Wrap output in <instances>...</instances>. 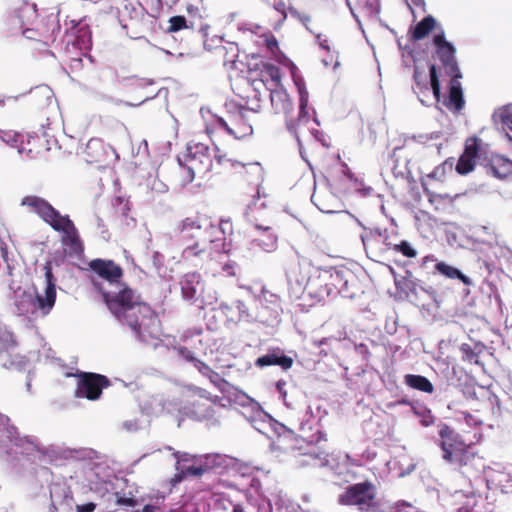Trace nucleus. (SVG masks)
I'll return each mask as SVG.
<instances>
[{
    "instance_id": "50",
    "label": "nucleus",
    "mask_w": 512,
    "mask_h": 512,
    "mask_svg": "<svg viewBox=\"0 0 512 512\" xmlns=\"http://www.w3.org/2000/svg\"><path fill=\"white\" fill-rule=\"evenodd\" d=\"M416 415L421 417V424L425 427L432 425L435 421V417L432 415L431 411L424 408L421 411H418L416 408H413Z\"/></svg>"
},
{
    "instance_id": "9",
    "label": "nucleus",
    "mask_w": 512,
    "mask_h": 512,
    "mask_svg": "<svg viewBox=\"0 0 512 512\" xmlns=\"http://www.w3.org/2000/svg\"><path fill=\"white\" fill-rule=\"evenodd\" d=\"M88 266L90 270L97 276V278H91V282L98 292V286H103L106 289H112L117 288L119 285L123 284L121 281L123 276V269L113 260L96 258L91 260Z\"/></svg>"
},
{
    "instance_id": "34",
    "label": "nucleus",
    "mask_w": 512,
    "mask_h": 512,
    "mask_svg": "<svg viewBox=\"0 0 512 512\" xmlns=\"http://www.w3.org/2000/svg\"><path fill=\"white\" fill-rule=\"evenodd\" d=\"M492 119L498 128L504 131L506 135H508V132H512V115L509 105L497 109L493 113Z\"/></svg>"
},
{
    "instance_id": "20",
    "label": "nucleus",
    "mask_w": 512,
    "mask_h": 512,
    "mask_svg": "<svg viewBox=\"0 0 512 512\" xmlns=\"http://www.w3.org/2000/svg\"><path fill=\"white\" fill-rule=\"evenodd\" d=\"M180 286L182 296L187 301L197 300L204 288L201 275L197 272L185 274L180 281Z\"/></svg>"
},
{
    "instance_id": "3",
    "label": "nucleus",
    "mask_w": 512,
    "mask_h": 512,
    "mask_svg": "<svg viewBox=\"0 0 512 512\" xmlns=\"http://www.w3.org/2000/svg\"><path fill=\"white\" fill-rule=\"evenodd\" d=\"M21 205L33 208L43 221L55 231L61 232L63 244L68 246L72 252L75 254L83 252L84 248L78 230L68 215H61L47 200L34 195L25 196Z\"/></svg>"
},
{
    "instance_id": "25",
    "label": "nucleus",
    "mask_w": 512,
    "mask_h": 512,
    "mask_svg": "<svg viewBox=\"0 0 512 512\" xmlns=\"http://www.w3.org/2000/svg\"><path fill=\"white\" fill-rule=\"evenodd\" d=\"M172 403L163 395H153L142 405V411L147 415L158 416L164 412H171Z\"/></svg>"
},
{
    "instance_id": "1",
    "label": "nucleus",
    "mask_w": 512,
    "mask_h": 512,
    "mask_svg": "<svg viewBox=\"0 0 512 512\" xmlns=\"http://www.w3.org/2000/svg\"><path fill=\"white\" fill-rule=\"evenodd\" d=\"M98 287L111 314L138 342L149 345L158 338V317L149 305L139 300L134 290L125 283L112 289Z\"/></svg>"
},
{
    "instance_id": "60",
    "label": "nucleus",
    "mask_w": 512,
    "mask_h": 512,
    "mask_svg": "<svg viewBox=\"0 0 512 512\" xmlns=\"http://www.w3.org/2000/svg\"><path fill=\"white\" fill-rule=\"evenodd\" d=\"M286 430V427L285 425H283L282 423L278 422L277 420H275L273 418L270 426H269V434L271 432H273L275 435L277 436H280L282 435V433Z\"/></svg>"
},
{
    "instance_id": "29",
    "label": "nucleus",
    "mask_w": 512,
    "mask_h": 512,
    "mask_svg": "<svg viewBox=\"0 0 512 512\" xmlns=\"http://www.w3.org/2000/svg\"><path fill=\"white\" fill-rule=\"evenodd\" d=\"M100 152L104 154L110 152L115 158H118L116 151L111 146H106L102 140L100 139H90L86 146V153L89 157H91V161L94 162H104L106 158L102 157Z\"/></svg>"
},
{
    "instance_id": "12",
    "label": "nucleus",
    "mask_w": 512,
    "mask_h": 512,
    "mask_svg": "<svg viewBox=\"0 0 512 512\" xmlns=\"http://www.w3.org/2000/svg\"><path fill=\"white\" fill-rule=\"evenodd\" d=\"M17 343L13 334L0 323V365L8 369L21 370L24 366V357L16 353Z\"/></svg>"
},
{
    "instance_id": "28",
    "label": "nucleus",
    "mask_w": 512,
    "mask_h": 512,
    "mask_svg": "<svg viewBox=\"0 0 512 512\" xmlns=\"http://www.w3.org/2000/svg\"><path fill=\"white\" fill-rule=\"evenodd\" d=\"M272 420L273 417L265 412L261 406L248 417V421L251 423L252 427L269 438L271 437V435H269V426Z\"/></svg>"
},
{
    "instance_id": "32",
    "label": "nucleus",
    "mask_w": 512,
    "mask_h": 512,
    "mask_svg": "<svg viewBox=\"0 0 512 512\" xmlns=\"http://www.w3.org/2000/svg\"><path fill=\"white\" fill-rule=\"evenodd\" d=\"M436 19L432 15L425 16L411 31V38L415 41L424 39L435 28Z\"/></svg>"
},
{
    "instance_id": "61",
    "label": "nucleus",
    "mask_w": 512,
    "mask_h": 512,
    "mask_svg": "<svg viewBox=\"0 0 512 512\" xmlns=\"http://www.w3.org/2000/svg\"><path fill=\"white\" fill-rule=\"evenodd\" d=\"M490 403L493 416L500 417L502 414V410L499 398L496 395H494L492 398H490Z\"/></svg>"
},
{
    "instance_id": "43",
    "label": "nucleus",
    "mask_w": 512,
    "mask_h": 512,
    "mask_svg": "<svg viewBox=\"0 0 512 512\" xmlns=\"http://www.w3.org/2000/svg\"><path fill=\"white\" fill-rule=\"evenodd\" d=\"M413 78L415 80L416 87L419 89V93L422 94L423 96L428 94L429 87H428L426 77H425L424 73L421 72L417 66H415V68H414Z\"/></svg>"
},
{
    "instance_id": "24",
    "label": "nucleus",
    "mask_w": 512,
    "mask_h": 512,
    "mask_svg": "<svg viewBox=\"0 0 512 512\" xmlns=\"http://www.w3.org/2000/svg\"><path fill=\"white\" fill-rule=\"evenodd\" d=\"M265 303L269 305L262 304V310L259 313V319L262 322H275V318L278 316L280 311V298L273 294L264 292L263 294Z\"/></svg>"
},
{
    "instance_id": "30",
    "label": "nucleus",
    "mask_w": 512,
    "mask_h": 512,
    "mask_svg": "<svg viewBox=\"0 0 512 512\" xmlns=\"http://www.w3.org/2000/svg\"><path fill=\"white\" fill-rule=\"evenodd\" d=\"M435 271L440 275L445 276L449 279H458L466 286L473 285V281L470 277L465 275L460 269L451 266L445 262H436L434 264Z\"/></svg>"
},
{
    "instance_id": "57",
    "label": "nucleus",
    "mask_w": 512,
    "mask_h": 512,
    "mask_svg": "<svg viewBox=\"0 0 512 512\" xmlns=\"http://www.w3.org/2000/svg\"><path fill=\"white\" fill-rule=\"evenodd\" d=\"M225 131L233 136L235 139H241L244 136L251 135L253 133V128L250 125H245L242 127L241 134L237 133L234 129H232L230 126L225 129Z\"/></svg>"
},
{
    "instance_id": "47",
    "label": "nucleus",
    "mask_w": 512,
    "mask_h": 512,
    "mask_svg": "<svg viewBox=\"0 0 512 512\" xmlns=\"http://www.w3.org/2000/svg\"><path fill=\"white\" fill-rule=\"evenodd\" d=\"M234 306L237 309L241 319H245L247 321H252V320L259 318V315L254 316L249 312L247 305L242 300H236L234 302Z\"/></svg>"
},
{
    "instance_id": "64",
    "label": "nucleus",
    "mask_w": 512,
    "mask_h": 512,
    "mask_svg": "<svg viewBox=\"0 0 512 512\" xmlns=\"http://www.w3.org/2000/svg\"><path fill=\"white\" fill-rule=\"evenodd\" d=\"M96 504L93 502H87L76 506V512H94Z\"/></svg>"
},
{
    "instance_id": "62",
    "label": "nucleus",
    "mask_w": 512,
    "mask_h": 512,
    "mask_svg": "<svg viewBox=\"0 0 512 512\" xmlns=\"http://www.w3.org/2000/svg\"><path fill=\"white\" fill-rule=\"evenodd\" d=\"M267 72L271 78L272 81H274L275 83L277 84H280V81H281V74H280V70L278 67L274 66V65H269L267 67Z\"/></svg>"
},
{
    "instance_id": "56",
    "label": "nucleus",
    "mask_w": 512,
    "mask_h": 512,
    "mask_svg": "<svg viewBox=\"0 0 512 512\" xmlns=\"http://www.w3.org/2000/svg\"><path fill=\"white\" fill-rule=\"evenodd\" d=\"M225 131L233 136L235 139H241L244 136L251 135L253 133V128L250 125H245L242 127L241 134L237 133L234 129H232L230 126L225 129Z\"/></svg>"
},
{
    "instance_id": "26",
    "label": "nucleus",
    "mask_w": 512,
    "mask_h": 512,
    "mask_svg": "<svg viewBox=\"0 0 512 512\" xmlns=\"http://www.w3.org/2000/svg\"><path fill=\"white\" fill-rule=\"evenodd\" d=\"M308 103L309 99L306 93H302L301 99H299V114L296 121L294 120H287L286 121V127L288 131L294 135L296 138L298 144L300 145V138L297 133V126L302 124H307L309 121V114H308Z\"/></svg>"
},
{
    "instance_id": "15",
    "label": "nucleus",
    "mask_w": 512,
    "mask_h": 512,
    "mask_svg": "<svg viewBox=\"0 0 512 512\" xmlns=\"http://www.w3.org/2000/svg\"><path fill=\"white\" fill-rule=\"evenodd\" d=\"M36 18V4L25 3L16 11V14L12 17V21L19 26V30L25 38L35 40L38 37V32L31 28H25V25Z\"/></svg>"
},
{
    "instance_id": "38",
    "label": "nucleus",
    "mask_w": 512,
    "mask_h": 512,
    "mask_svg": "<svg viewBox=\"0 0 512 512\" xmlns=\"http://www.w3.org/2000/svg\"><path fill=\"white\" fill-rule=\"evenodd\" d=\"M453 168L454 159L448 158L443 163L435 167L434 170L430 174H428V177L438 181H444L448 174L453 173Z\"/></svg>"
},
{
    "instance_id": "45",
    "label": "nucleus",
    "mask_w": 512,
    "mask_h": 512,
    "mask_svg": "<svg viewBox=\"0 0 512 512\" xmlns=\"http://www.w3.org/2000/svg\"><path fill=\"white\" fill-rule=\"evenodd\" d=\"M481 148V140L477 137L469 138L465 144L464 154L476 159Z\"/></svg>"
},
{
    "instance_id": "40",
    "label": "nucleus",
    "mask_w": 512,
    "mask_h": 512,
    "mask_svg": "<svg viewBox=\"0 0 512 512\" xmlns=\"http://www.w3.org/2000/svg\"><path fill=\"white\" fill-rule=\"evenodd\" d=\"M0 140L12 148H17L19 153L23 152L24 148L19 145L23 142L21 134L14 131H4L0 133Z\"/></svg>"
},
{
    "instance_id": "8",
    "label": "nucleus",
    "mask_w": 512,
    "mask_h": 512,
    "mask_svg": "<svg viewBox=\"0 0 512 512\" xmlns=\"http://www.w3.org/2000/svg\"><path fill=\"white\" fill-rule=\"evenodd\" d=\"M254 228L257 235H251V238L241 247L242 255L247 259L261 253H272L278 246V236L272 227L255 224Z\"/></svg>"
},
{
    "instance_id": "49",
    "label": "nucleus",
    "mask_w": 512,
    "mask_h": 512,
    "mask_svg": "<svg viewBox=\"0 0 512 512\" xmlns=\"http://www.w3.org/2000/svg\"><path fill=\"white\" fill-rule=\"evenodd\" d=\"M184 471L186 473V476L192 475L199 477L205 474L207 471H209V464H204L203 461L201 460V463L198 466H188L184 468Z\"/></svg>"
},
{
    "instance_id": "19",
    "label": "nucleus",
    "mask_w": 512,
    "mask_h": 512,
    "mask_svg": "<svg viewBox=\"0 0 512 512\" xmlns=\"http://www.w3.org/2000/svg\"><path fill=\"white\" fill-rule=\"evenodd\" d=\"M450 83L448 89V95L442 100V104L451 112H460L465 105L463 88L460 83L461 78H456L455 75L449 76Z\"/></svg>"
},
{
    "instance_id": "23",
    "label": "nucleus",
    "mask_w": 512,
    "mask_h": 512,
    "mask_svg": "<svg viewBox=\"0 0 512 512\" xmlns=\"http://www.w3.org/2000/svg\"><path fill=\"white\" fill-rule=\"evenodd\" d=\"M321 273H327V282L332 288L333 295L337 294L339 289H343V283L354 280V273L345 267H331Z\"/></svg>"
},
{
    "instance_id": "41",
    "label": "nucleus",
    "mask_w": 512,
    "mask_h": 512,
    "mask_svg": "<svg viewBox=\"0 0 512 512\" xmlns=\"http://www.w3.org/2000/svg\"><path fill=\"white\" fill-rule=\"evenodd\" d=\"M475 168V158L468 155H461L455 165V170L460 175H466Z\"/></svg>"
},
{
    "instance_id": "2",
    "label": "nucleus",
    "mask_w": 512,
    "mask_h": 512,
    "mask_svg": "<svg viewBox=\"0 0 512 512\" xmlns=\"http://www.w3.org/2000/svg\"><path fill=\"white\" fill-rule=\"evenodd\" d=\"M225 224L228 222L216 225L210 218L199 215L183 219L178 225L181 238L193 241L184 249L185 257H210L212 250L220 252L225 239Z\"/></svg>"
},
{
    "instance_id": "44",
    "label": "nucleus",
    "mask_w": 512,
    "mask_h": 512,
    "mask_svg": "<svg viewBox=\"0 0 512 512\" xmlns=\"http://www.w3.org/2000/svg\"><path fill=\"white\" fill-rule=\"evenodd\" d=\"M151 261L157 275L162 278L165 277L166 267L164 266V255L158 251H154Z\"/></svg>"
},
{
    "instance_id": "6",
    "label": "nucleus",
    "mask_w": 512,
    "mask_h": 512,
    "mask_svg": "<svg viewBox=\"0 0 512 512\" xmlns=\"http://www.w3.org/2000/svg\"><path fill=\"white\" fill-rule=\"evenodd\" d=\"M376 489L369 481L349 485L338 496V503L346 506H358L362 512H376Z\"/></svg>"
},
{
    "instance_id": "21",
    "label": "nucleus",
    "mask_w": 512,
    "mask_h": 512,
    "mask_svg": "<svg viewBox=\"0 0 512 512\" xmlns=\"http://www.w3.org/2000/svg\"><path fill=\"white\" fill-rule=\"evenodd\" d=\"M293 358L284 354L280 349H274L258 357L255 360V366L265 368L269 366H279L283 370H288L293 365Z\"/></svg>"
},
{
    "instance_id": "42",
    "label": "nucleus",
    "mask_w": 512,
    "mask_h": 512,
    "mask_svg": "<svg viewBox=\"0 0 512 512\" xmlns=\"http://www.w3.org/2000/svg\"><path fill=\"white\" fill-rule=\"evenodd\" d=\"M392 250L401 253L407 258H414L417 255L416 249L406 240H402L400 243L393 245Z\"/></svg>"
},
{
    "instance_id": "39",
    "label": "nucleus",
    "mask_w": 512,
    "mask_h": 512,
    "mask_svg": "<svg viewBox=\"0 0 512 512\" xmlns=\"http://www.w3.org/2000/svg\"><path fill=\"white\" fill-rule=\"evenodd\" d=\"M308 426V423H301L300 430L302 432V437L309 444H318L321 441H326V434L323 433L320 429H316L314 433L309 434L308 432L312 430V427Z\"/></svg>"
},
{
    "instance_id": "51",
    "label": "nucleus",
    "mask_w": 512,
    "mask_h": 512,
    "mask_svg": "<svg viewBox=\"0 0 512 512\" xmlns=\"http://www.w3.org/2000/svg\"><path fill=\"white\" fill-rule=\"evenodd\" d=\"M499 161L501 162L502 171H499L495 166H493V170L497 177L503 178L512 172V161L507 158H501Z\"/></svg>"
},
{
    "instance_id": "48",
    "label": "nucleus",
    "mask_w": 512,
    "mask_h": 512,
    "mask_svg": "<svg viewBox=\"0 0 512 512\" xmlns=\"http://www.w3.org/2000/svg\"><path fill=\"white\" fill-rule=\"evenodd\" d=\"M173 455L176 458L175 469L177 473L171 479V485L176 486L185 479L186 473L184 471V468L180 466L179 452H174Z\"/></svg>"
},
{
    "instance_id": "10",
    "label": "nucleus",
    "mask_w": 512,
    "mask_h": 512,
    "mask_svg": "<svg viewBox=\"0 0 512 512\" xmlns=\"http://www.w3.org/2000/svg\"><path fill=\"white\" fill-rule=\"evenodd\" d=\"M433 45L435 47L436 55L444 67L446 75H455L456 78H462L463 75L456 58V47L452 42L446 39L443 29H441L440 32L434 34Z\"/></svg>"
},
{
    "instance_id": "5",
    "label": "nucleus",
    "mask_w": 512,
    "mask_h": 512,
    "mask_svg": "<svg viewBox=\"0 0 512 512\" xmlns=\"http://www.w3.org/2000/svg\"><path fill=\"white\" fill-rule=\"evenodd\" d=\"M183 185L191 183L196 175L204 176L213 167L212 152L208 145L191 141L184 153L177 156Z\"/></svg>"
},
{
    "instance_id": "55",
    "label": "nucleus",
    "mask_w": 512,
    "mask_h": 512,
    "mask_svg": "<svg viewBox=\"0 0 512 512\" xmlns=\"http://www.w3.org/2000/svg\"><path fill=\"white\" fill-rule=\"evenodd\" d=\"M201 460L204 464H209V470L222 464V457L219 454H208Z\"/></svg>"
},
{
    "instance_id": "52",
    "label": "nucleus",
    "mask_w": 512,
    "mask_h": 512,
    "mask_svg": "<svg viewBox=\"0 0 512 512\" xmlns=\"http://www.w3.org/2000/svg\"><path fill=\"white\" fill-rule=\"evenodd\" d=\"M357 283L356 276L354 275L353 281H347L346 283H343V289H339L337 294L342 295L345 298L353 299L355 297V291L352 289L353 286H355Z\"/></svg>"
},
{
    "instance_id": "16",
    "label": "nucleus",
    "mask_w": 512,
    "mask_h": 512,
    "mask_svg": "<svg viewBox=\"0 0 512 512\" xmlns=\"http://www.w3.org/2000/svg\"><path fill=\"white\" fill-rule=\"evenodd\" d=\"M184 414L197 421H206L209 427L219 425V420L215 417V408L210 403L194 401L184 407Z\"/></svg>"
},
{
    "instance_id": "7",
    "label": "nucleus",
    "mask_w": 512,
    "mask_h": 512,
    "mask_svg": "<svg viewBox=\"0 0 512 512\" xmlns=\"http://www.w3.org/2000/svg\"><path fill=\"white\" fill-rule=\"evenodd\" d=\"M10 419L0 414V430L7 434L11 442L21 449L20 453L24 455L28 461L35 462L41 460L46 454L47 449L40 445L38 440L33 437H21L17 428L10 423Z\"/></svg>"
},
{
    "instance_id": "58",
    "label": "nucleus",
    "mask_w": 512,
    "mask_h": 512,
    "mask_svg": "<svg viewBox=\"0 0 512 512\" xmlns=\"http://www.w3.org/2000/svg\"><path fill=\"white\" fill-rule=\"evenodd\" d=\"M179 353L181 355V357L186 360L187 362H190L193 366H195L196 364V361H198L199 359L195 356V354L190 351L188 348H185V347H182L180 350H179Z\"/></svg>"
},
{
    "instance_id": "11",
    "label": "nucleus",
    "mask_w": 512,
    "mask_h": 512,
    "mask_svg": "<svg viewBox=\"0 0 512 512\" xmlns=\"http://www.w3.org/2000/svg\"><path fill=\"white\" fill-rule=\"evenodd\" d=\"M77 377L76 396L91 401L98 400L103 389L110 385V380L106 376L97 373L80 372Z\"/></svg>"
},
{
    "instance_id": "59",
    "label": "nucleus",
    "mask_w": 512,
    "mask_h": 512,
    "mask_svg": "<svg viewBox=\"0 0 512 512\" xmlns=\"http://www.w3.org/2000/svg\"><path fill=\"white\" fill-rule=\"evenodd\" d=\"M293 80H294V84L295 86L297 87V90H298V94H299V99H301V95L302 93H306L307 96L309 97V93L306 89V85H305V82H304V79L300 76H296L295 74H293Z\"/></svg>"
},
{
    "instance_id": "18",
    "label": "nucleus",
    "mask_w": 512,
    "mask_h": 512,
    "mask_svg": "<svg viewBox=\"0 0 512 512\" xmlns=\"http://www.w3.org/2000/svg\"><path fill=\"white\" fill-rule=\"evenodd\" d=\"M395 286L407 298L410 295L418 297L419 291L428 293V289L409 270H404L403 274H395Z\"/></svg>"
},
{
    "instance_id": "46",
    "label": "nucleus",
    "mask_w": 512,
    "mask_h": 512,
    "mask_svg": "<svg viewBox=\"0 0 512 512\" xmlns=\"http://www.w3.org/2000/svg\"><path fill=\"white\" fill-rule=\"evenodd\" d=\"M170 26L168 28L169 32H178L187 27V20L185 16L176 15L172 16L169 19Z\"/></svg>"
},
{
    "instance_id": "31",
    "label": "nucleus",
    "mask_w": 512,
    "mask_h": 512,
    "mask_svg": "<svg viewBox=\"0 0 512 512\" xmlns=\"http://www.w3.org/2000/svg\"><path fill=\"white\" fill-rule=\"evenodd\" d=\"M404 384L411 389L418 390L428 394H431L434 391V386L432 382L423 375L406 374L404 376Z\"/></svg>"
},
{
    "instance_id": "54",
    "label": "nucleus",
    "mask_w": 512,
    "mask_h": 512,
    "mask_svg": "<svg viewBox=\"0 0 512 512\" xmlns=\"http://www.w3.org/2000/svg\"><path fill=\"white\" fill-rule=\"evenodd\" d=\"M121 427L126 432L134 433L141 429V424L138 419L133 418L124 420L121 424Z\"/></svg>"
},
{
    "instance_id": "37",
    "label": "nucleus",
    "mask_w": 512,
    "mask_h": 512,
    "mask_svg": "<svg viewBox=\"0 0 512 512\" xmlns=\"http://www.w3.org/2000/svg\"><path fill=\"white\" fill-rule=\"evenodd\" d=\"M428 68L430 89L432 90L435 101L440 103L442 99V93L437 67L435 64H430Z\"/></svg>"
},
{
    "instance_id": "63",
    "label": "nucleus",
    "mask_w": 512,
    "mask_h": 512,
    "mask_svg": "<svg viewBox=\"0 0 512 512\" xmlns=\"http://www.w3.org/2000/svg\"><path fill=\"white\" fill-rule=\"evenodd\" d=\"M285 386L286 381L282 379L278 380L275 384L276 390L278 391L280 397L284 400L285 404L289 406L288 403L286 402L287 391L285 390Z\"/></svg>"
},
{
    "instance_id": "35",
    "label": "nucleus",
    "mask_w": 512,
    "mask_h": 512,
    "mask_svg": "<svg viewBox=\"0 0 512 512\" xmlns=\"http://www.w3.org/2000/svg\"><path fill=\"white\" fill-rule=\"evenodd\" d=\"M200 374L207 377L209 381L221 391L224 390V387L228 384L217 372L213 371L210 366L201 361L200 359L196 361L194 366Z\"/></svg>"
},
{
    "instance_id": "36",
    "label": "nucleus",
    "mask_w": 512,
    "mask_h": 512,
    "mask_svg": "<svg viewBox=\"0 0 512 512\" xmlns=\"http://www.w3.org/2000/svg\"><path fill=\"white\" fill-rule=\"evenodd\" d=\"M246 171L247 180L250 183L259 185L264 179V169L259 162H252L247 164H240Z\"/></svg>"
},
{
    "instance_id": "14",
    "label": "nucleus",
    "mask_w": 512,
    "mask_h": 512,
    "mask_svg": "<svg viewBox=\"0 0 512 512\" xmlns=\"http://www.w3.org/2000/svg\"><path fill=\"white\" fill-rule=\"evenodd\" d=\"M46 287L44 295L36 293L35 301L37 307L43 314H48L56 301V279L53 275L51 263L47 262L44 266Z\"/></svg>"
},
{
    "instance_id": "53",
    "label": "nucleus",
    "mask_w": 512,
    "mask_h": 512,
    "mask_svg": "<svg viewBox=\"0 0 512 512\" xmlns=\"http://www.w3.org/2000/svg\"><path fill=\"white\" fill-rule=\"evenodd\" d=\"M236 401L241 406H250L252 412H254L257 408L260 407V404L256 402L254 399L246 395L245 393H241L237 396Z\"/></svg>"
},
{
    "instance_id": "22",
    "label": "nucleus",
    "mask_w": 512,
    "mask_h": 512,
    "mask_svg": "<svg viewBox=\"0 0 512 512\" xmlns=\"http://www.w3.org/2000/svg\"><path fill=\"white\" fill-rule=\"evenodd\" d=\"M307 295L315 301H323L326 297L332 296V288L329 287L327 282V273H321L314 276L310 285H308Z\"/></svg>"
},
{
    "instance_id": "27",
    "label": "nucleus",
    "mask_w": 512,
    "mask_h": 512,
    "mask_svg": "<svg viewBox=\"0 0 512 512\" xmlns=\"http://www.w3.org/2000/svg\"><path fill=\"white\" fill-rule=\"evenodd\" d=\"M270 100L276 113L283 112L285 114H289L293 110V104L290 100L289 94L283 88L272 90Z\"/></svg>"
},
{
    "instance_id": "33",
    "label": "nucleus",
    "mask_w": 512,
    "mask_h": 512,
    "mask_svg": "<svg viewBox=\"0 0 512 512\" xmlns=\"http://www.w3.org/2000/svg\"><path fill=\"white\" fill-rule=\"evenodd\" d=\"M485 346L481 342H476L473 346L468 343L460 345L461 359L471 364H480L479 355L483 352Z\"/></svg>"
},
{
    "instance_id": "13",
    "label": "nucleus",
    "mask_w": 512,
    "mask_h": 512,
    "mask_svg": "<svg viewBox=\"0 0 512 512\" xmlns=\"http://www.w3.org/2000/svg\"><path fill=\"white\" fill-rule=\"evenodd\" d=\"M314 276L302 267L299 262H293L286 270V280L289 294L294 299H300L307 294L308 285Z\"/></svg>"
},
{
    "instance_id": "17",
    "label": "nucleus",
    "mask_w": 512,
    "mask_h": 512,
    "mask_svg": "<svg viewBox=\"0 0 512 512\" xmlns=\"http://www.w3.org/2000/svg\"><path fill=\"white\" fill-rule=\"evenodd\" d=\"M295 465L304 467H328L330 466L329 454L321 447L311 446L307 451L299 453Z\"/></svg>"
},
{
    "instance_id": "4",
    "label": "nucleus",
    "mask_w": 512,
    "mask_h": 512,
    "mask_svg": "<svg viewBox=\"0 0 512 512\" xmlns=\"http://www.w3.org/2000/svg\"><path fill=\"white\" fill-rule=\"evenodd\" d=\"M437 428L441 439L440 447L443 451V459L446 462L458 464L463 469V474H472L471 469L475 470V475L484 471L483 459L469 452L464 442L459 439V435L451 427L440 422Z\"/></svg>"
}]
</instances>
